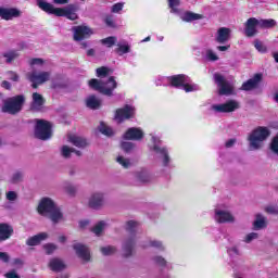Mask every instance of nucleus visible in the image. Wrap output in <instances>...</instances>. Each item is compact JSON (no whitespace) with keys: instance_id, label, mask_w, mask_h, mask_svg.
I'll use <instances>...</instances> for the list:
<instances>
[{"instance_id":"1","label":"nucleus","mask_w":278,"mask_h":278,"mask_svg":"<svg viewBox=\"0 0 278 278\" xmlns=\"http://www.w3.org/2000/svg\"><path fill=\"white\" fill-rule=\"evenodd\" d=\"M36 3L38 9L42 10V12H46V14L65 16V18H68V21H77V18H79V15H77V12H79V5L77 4H68L64 8H55L53 4L47 2V0H36Z\"/></svg>"},{"instance_id":"10","label":"nucleus","mask_w":278,"mask_h":278,"mask_svg":"<svg viewBox=\"0 0 278 278\" xmlns=\"http://www.w3.org/2000/svg\"><path fill=\"white\" fill-rule=\"evenodd\" d=\"M87 205L90 210H102L105 206V192L93 191L88 198Z\"/></svg>"},{"instance_id":"19","label":"nucleus","mask_w":278,"mask_h":278,"mask_svg":"<svg viewBox=\"0 0 278 278\" xmlns=\"http://www.w3.org/2000/svg\"><path fill=\"white\" fill-rule=\"evenodd\" d=\"M231 40V29L227 27H220L215 34V42L217 45H225Z\"/></svg>"},{"instance_id":"39","label":"nucleus","mask_w":278,"mask_h":278,"mask_svg":"<svg viewBox=\"0 0 278 278\" xmlns=\"http://www.w3.org/2000/svg\"><path fill=\"white\" fill-rule=\"evenodd\" d=\"M277 26V21L269 18V20H258V27L260 29H273V27Z\"/></svg>"},{"instance_id":"26","label":"nucleus","mask_w":278,"mask_h":278,"mask_svg":"<svg viewBox=\"0 0 278 278\" xmlns=\"http://www.w3.org/2000/svg\"><path fill=\"white\" fill-rule=\"evenodd\" d=\"M42 105H45V98L42 97V94L34 92L33 102L30 105L31 110H34L35 112H40V110H42Z\"/></svg>"},{"instance_id":"52","label":"nucleus","mask_w":278,"mask_h":278,"mask_svg":"<svg viewBox=\"0 0 278 278\" xmlns=\"http://www.w3.org/2000/svg\"><path fill=\"white\" fill-rule=\"evenodd\" d=\"M205 60H207V62H218V55L215 54L214 50L207 49L205 51Z\"/></svg>"},{"instance_id":"35","label":"nucleus","mask_w":278,"mask_h":278,"mask_svg":"<svg viewBox=\"0 0 278 278\" xmlns=\"http://www.w3.org/2000/svg\"><path fill=\"white\" fill-rule=\"evenodd\" d=\"M267 223H266V217L262 214H256L255 215V220L253 223L254 229L257 231L260 229H265Z\"/></svg>"},{"instance_id":"5","label":"nucleus","mask_w":278,"mask_h":278,"mask_svg":"<svg viewBox=\"0 0 278 278\" xmlns=\"http://www.w3.org/2000/svg\"><path fill=\"white\" fill-rule=\"evenodd\" d=\"M25 105V96L18 94L7 100H3V105L1 108L4 114L16 115Z\"/></svg>"},{"instance_id":"8","label":"nucleus","mask_w":278,"mask_h":278,"mask_svg":"<svg viewBox=\"0 0 278 278\" xmlns=\"http://www.w3.org/2000/svg\"><path fill=\"white\" fill-rule=\"evenodd\" d=\"M237 110H240V102L237 100H228L224 103L211 105V112H214V114H231Z\"/></svg>"},{"instance_id":"34","label":"nucleus","mask_w":278,"mask_h":278,"mask_svg":"<svg viewBox=\"0 0 278 278\" xmlns=\"http://www.w3.org/2000/svg\"><path fill=\"white\" fill-rule=\"evenodd\" d=\"M150 137L152 144L149 146V149L152 153L164 148V146H162V139H160V137L155 136L154 134H150Z\"/></svg>"},{"instance_id":"38","label":"nucleus","mask_w":278,"mask_h":278,"mask_svg":"<svg viewBox=\"0 0 278 278\" xmlns=\"http://www.w3.org/2000/svg\"><path fill=\"white\" fill-rule=\"evenodd\" d=\"M148 247H150L151 249H155L156 251H160L161 253H164V251H166V245H164V242L160 241L157 239L148 241Z\"/></svg>"},{"instance_id":"23","label":"nucleus","mask_w":278,"mask_h":278,"mask_svg":"<svg viewBox=\"0 0 278 278\" xmlns=\"http://www.w3.org/2000/svg\"><path fill=\"white\" fill-rule=\"evenodd\" d=\"M73 249H74L76 255H78V257L80 260H83V262H88L90 260V250L85 244L75 243L73 245Z\"/></svg>"},{"instance_id":"44","label":"nucleus","mask_w":278,"mask_h":278,"mask_svg":"<svg viewBox=\"0 0 278 278\" xmlns=\"http://www.w3.org/2000/svg\"><path fill=\"white\" fill-rule=\"evenodd\" d=\"M115 161L117 162V164H119V166L124 167V168H131L132 164H131V160L127 159L123 155H118Z\"/></svg>"},{"instance_id":"30","label":"nucleus","mask_w":278,"mask_h":278,"mask_svg":"<svg viewBox=\"0 0 278 278\" xmlns=\"http://www.w3.org/2000/svg\"><path fill=\"white\" fill-rule=\"evenodd\" d=\"M202 18V14L194 13L192 11H186L185 13L180 14V20L184 21V23H192V21H201Z\"/></svg>"},{"instance_id":"54","label":"nucleus","mask_w":278,"mask_h":278,"mask_svg":"<svg viewBox=\"0 0 278 278\" xmlns=\"http://www.w3.org/2000/svg\"><path fill=\"white\" fill-rule=\"evenodd\" d=\"M254 47L258 53H266V51H268L266 45H264V42L260 41L258 39L254 40Z\"/></svg>"},{"instance_id":"46","label":"nucleus","mask_w":278,"mask_h":278,"mask_svg":"<svg viewBox=\"0 0 278 278\" xmlns=\"http://www.w3.org/2000/svg\"><path fill=\"white\" fill-rule=\"evenodd\" d=\"M113 71L109 67L102 66L96 70L97 77L103 79V77H108V75H112Z\"/></svg>"},{"instance_id":"7","label":"nucleus","mask_w":278,"mask_h":278,"mask_svg":"<svg viewBox=\"0 0 278 278\" xmlns=\"http://www.w3.org/2000/svg\"><path fill=\"white\" fill-rule=\"evenodd\" d=\"M138 243L137 235H129L122 241V256L125 260L134 257L136 255V244Z\"/></svg>"},{"instance_id":"62","label":"nucleus","mask_w":278,"mask_h":278,"mask_svg":"<svg viewBox=\"0 0 278 278\" xmlns=\"http://www.w3.org/2000/svg\"><path fill=\"white\" fill-rule=\"evenodd\" d=\"M270 150L273 151V153H275L276 155H278V136H276L270 144Z\"/></svg>"},{"instance_id":"12","label":"nucleus","mask_w":278,"mask_h":278,"mask_svg":"<svg viewBox=\"0 0 278 278\" xmlns=\"http://www.w3.org/2000/svg\"><path fill=\"white\" fill-rule=\"evenodd\" d=\"M214 220L218 225H225L227 223H236V217L228 210L220 208V206H216L214 208Z\"/></svg>"},{"instance_id":"27","label":"nucleus","mask_w":278,"mask_h":278,"mask_svg":"<svg viewBox=\"0 0 278 278\" xmlns=\"http://www.w3.org/2000/svg\"><path fill=\"white\" fill-rule=\"evenodd\" d=\"M151 262L154 266H157V268H168L170 266V263L162 254L153 255Z\"/></svg>"},{"instance_id":"25","label":"nucleus","mask_w":278,"mask_h":278,"mask_svg":"<svg viewBox=\"0 0 278 278\" xmlns=\"http://www.w3.org/2000/svg\"><path fill=\"white\" fill-rule=\"evenodd\" d=\"M49 238V233L47 232H40L38 235H35L26 240L27 247H38L40 242H43V240H47Z\"/></svg>"},{"instance_id":"32","label":"nucleus","mask_w":278,"mask_h":278,"mask_svg":"<svg viewBox=\"0 0 278 278\" xmlns=\"http://www.w3.org/2000/svg\"><path fill=\"white\" fill-rule=\"evenodd\" d=\"M135 179L139 181V184H149L153 180V177H151V174L149 172L141 169L138 172H135Z\"/></svg>"},{"instance_id":"57","label":"nucleus","mask_w":278,"mask_h":278,"mask_svg":"<svg viewBox=\"0 0 278 278\" xmlns=\"http://www.w3.org/2000/svg\"><path fill=\"white\" fill-rule=\"evenodd\" d=\"M257 238H260V233L250 232L245 236L243 242H245V244H251V242H253V240H257Z\"/></svg>"},{"instance_id":"20","label":"nucleus","mask_w":278,"mask_h":278,"mask_svg":"<svg viewBox=\"0 0 278 278\" xmlns=\"http://www.w3.org/2000/svg\"><path fill=\"white\" fill-rule=\"evenodd\" d=\"M144 138V131L138 127H131L126 130V134L123 135L124 140H135L140 141Z\"/></svg>"},{"instance_id":"58","label":"nucleus","mask_w":278,"mask_h":278,"mask_svg":"<svg viewBox=\"0 0 278 278\" xmlns=\"http://www.w3.org/2000/svg\"><path fill=\"white\" fill-rule=\"evenodd\" d=\"M5 199L7 201L14 203V201L18 200V193H16V191H9L5 193Z\"/></svg>"},{"instance_id":"29","label":"nucleus","mask_w":278,"mask_h":278,"mask_svg":"<svg viewBox=\"0 0 278 278\" xmlns=\"http://www.w3.org/2000/svg\"><path fill=\"white\" fill-rule=\"evenodd\" d=\"M68 142L77 147L78 149H86L88 147V140L84 137L72 135L68 137Z\"/></svg>"},{"instance_id":"55","label":"nucleus","mask_w":278,"mask_h":278,"mask_svg":"<svg viewBox=\"0 0 278 278\" xmlns=\"http://www.w3.org/2000/svg\"><path fill=\"white\" fill-rule=\"evenodd\" d=\"M123 8H125V2H117L111 7V12L112 14H121Z\"/></svg>"},{"instance_id":"9","label":"nucleus","mask_w":278,"mask_h":278,"mask_svg":"<svg viewBox=\"0 0 278 278\" xmlns=\"http://www.w3.org/2000/svg\"><path fill=\"white\" fill-rule=\"evenodd\" d=\"M136 116V108L129 104L124 105L121 109H117L114 113V121L121 125V123H125V121H129V118H134Z\"/></svg>"},{"instance_id":"53","label":"nucleus","mask_w":278,"mask_h":278,"mask_svg":"<svg viewBox=\"0 0 278 278\" xmlns=\"http://www.w3.org/2000/svg\"><path fill=\"white\" fill-rule=\"evenodd\" d=\"M103 229H105V222L101 220L92 228V231L96 236H101L103 233Z\"/></svg>"},{"instance_id":"6","label":"nucleus","mask_w":278,"mask_h":278,"mask_svg":"<svg viewBox=\"0 0 278 278\" xmlns=\"http://www.w3.org/2000/svg\"><path fill=\"white\" fill-rule=\"evenodd\" d=\"M35 138H38V140H51L53 132L50 122L47 119H35Z\"/></svg>"},{"instance_id":"31","label":"nucleus","mask_w":278,"mask_h":278,"mask_svg":"<svg viewBox=\"0 0 278 278\" xmlns=\"http://www.w3.org/2000/svg\"><path fill=\"white\" fill-rule=\"evenodd\" d=\"M49 268L53 270V273H62L64 268H66V264L61 258H51L49 262Z\"/></svg>"},{"instance_id":"13","label":"nucleus","mask_w":278,"mask_h":278,"mask_svg":"<svg viewBox=\"0 0 278 278\" xmlns=\"http://www.w3.org/2000/svg\"><path fill=\"white\" fill-rule=\"evenodd\" d=\"M153 153L162 168H170V164H173V157H170V151L168 150V147L163 146V148H160Z\"/></svg>"},{"instance_id":"36","label":"nucleus","mask_w":278,"mask_h":278,"mask_svg":"<svg viewBox=\"0 0 278 278\" xmlns=\"http://www.w3.org/2000/svg\"><path fill=\"white\" fill-rule=\"evenodd\" d=\"M66 77L62 74H58L52 78V88H65Z\"/></svg>"},{"instance_id":"48","label":"nucleus","mask_w":278,"mask_h":278,"mask_svg":"<svg viewBox=\"0 0 278 278\" xmlns=\"http://www.w3.org/2000/svg\"><path fill=\"white\" fill-rule=\"evenodd\" d=\"M182 89L185 90V92H197L201 90V87H199V85L197 84H188L187 81L182 85Z\"/></svg>"},{"instance_id":"11","label":"nucleus","mask_w":278,"mask_h":278,"mask_svg":"<svg viewBox=\"0 0 278 278\" xmlns=\"http://www.w3.org/2000/svg\"><path fill=\"white\" fill-rule=\"evenodd\" d=\"M215 84L219 87L218 94L229 97V94H233V86L231 83L225 79V76L216 73L213 76Z\"/></svg>"},{"instance_id":"4","label":"nucleus","mask_w":278,"mask_h":278,"mask_svg":"<svg viewBox=\"0 0 278 278\" xmlns=\"http://www.w3.org/2000/svg\"><path fill=\"white\" fill-rule=\"evenodd\" d=\"M270 136V130L266 127H257L248 137L250 151H260L264 147V140Z\"/></svg>"},{"instance_id":"28","label":"nucleus","mask_w":278,"mask_h":278,"mask_svg":"<svg viewBox=\"0 0 278 278\" xmlns=\"http://www.w3.org/2000/svg\"><path fill=\"white\" fill-rule=\"evenodd\" d=\"M115 53L117 55H125L127 53H131V45L127 40H122L116 43Z\"/></svg>"},{"instance_id":"59","label":"nucleus","mask_w":278,"mask_h":278,"mask_svg":"<svg viewBox=\"0 0 278 278\" xmlns=\"http://www.w3.org/2000/svg\"><path fill=\"white\" fill-rule=\"evenodd\" d=\"M266 214H273L274 216H278V205H267L265 206Z\"/></svg>"},{"instance_id":"41","label":"nucleus","mask_w":278,"mask_h":278,"mask_svg":"<svg viewBox=\"0 0 278 278\" xmlns=\"http://www.w3.org/2000/svg\"><path fill=\"white\" fill-rule=\"evenodd\" d=\"M73 151H75V148H71L68 146H62L60 149V155L64 160H71L73 155Z\"/></svg>"},{"instance_id":"47","label":"nucleus","mask_w":278,"mask_h":278,"mask_svg":"<svg viewBox=\"0 0 278 278\" xmlns=\"http://www.w3.org/2000/svg\"><path fill=\"white\" fill-rule=\"evenodd\" d=\"M121 149L124 151V153H131V151L136 149V143L131 141H122Z\"/></svg>"},{"instance_id":"22","label":"nucleus","mask_w":278,"mask_h":278,"mask_svg":"<svg viewBox=\"0 0 278 278\" xmlns=\"http://www.w3.org/2000/svg\"><path fill=\"white\" fill-rule=\"evenodd\" d=\"M263 77L262 74H255L252 78L242 84L241 90H245L247 92H249V90H255L262 83Z\"/></svg>"},{"instance_id":"45","label":"nucleus","mask_w":278,"mask_h":278,"mask_svg":"<svg viewBox=\"0 0 278 278\" xmlns=\"http://www.w3.org/2000/svg\"><path fill=\"white\" fill-rule=\"evenodd\" d=\"M116 251H117V249L114 245H105V247L100 248V252L104 256L114 255V254H116Z\"/></svg>"},{"instance_id":"40","label":"nucleus","mask_w":278,"mask_h":278,"mask_svg":"<svg viewBox=\"0 0 278 278\" xmlns=\"http://www.w3.org/2000/svg\"><path fill=\"white\" fill-rule=\"evenodd\" d=\"M124 229L130 233V236H136V233L138 232V222L136 220H128L126 222Z\"/></svg>"},{"instance_id":"49","label":"nucleus","mask_w":278,"mask_h":278,"mask_svg":"<svg viewBox=\"0 0 278 278\" xmlns=\"http://www.w3.org/2000/svg\"><path fill=\"white\" fill-rule=\"evenodd\" d=\"M99 131H101L103 136H108L109 138L114 136V130L111 127L105 126V124L103 123L100 124Z\"/></svg>"},{"instance_id":"37","label":"nucleus","mask_w":278,"mask_h":278,"mask_svg":"<svg viewBox=\"0 0 278 278\" xmlns=\"http://www.w3.org/2000/svg\"><path fill=\"white\" fill-rule=\"evenodd\" d=\"M20 53L16 50H9L4 53H2V58L5 59V63L7 64H12V62H14V60H17V58H20Z\"/></svg>"},{"instance_id":"43","label":"nucleus","mask_w":278,"mask_h":278,"mask_svg":"<svg viewBox=\"0 0 278 278\" xmlns=\"http://www.w3.org/2000/svg\"><path fill=\"white\" fill-rule=\"evenodd\" d=\"M63 190L68 197H75L77 194V187L71 182H64Z\"/></svg>"},{"instance_id":"24","label":"nucleus","mask_w":278,"mask_h":278,"mask_svg":"<svg viewBox=\"0 0 278 278\" xmlns=\"http://www.w3.org/2000/svg\"><path fill=\"white\" fill-rule=\"evenodd\" d=\"M14 236V228L8 223H0V243L10 240Z\"/></svg>"},{"instance_id":"51","label":"nucleus","mask_w":278,"mask_h":278,"mask_svg":"<svg viewBox=\"0 0 278 278\" xmlns=\"http://www.w3.org/2000/svg\"><path fill=\"white\" fill-rule=\"evenodd\" d=\"M116 40L117 39L114 36L106 37L104 39H101V45H104L109 49H112V47H114V45H116Z\"/></svg>"},{"instance_id":"50","label":"nucleus","mask_w":278,"mask_h":278,"mask_svg":"<svg viewBox=\"0 0 278 278\" xmlns=\"http://www.w3.org/2000/svg\"><path fill=\"white\" fill-rule=\"evenodd\" d=\"M25 177V174L21 170H17L13 173L11 177V184H21L23 181V178Z\"/></svg>"},{"instance_id":"14","label":"nucleus","mask_w":278,"mask_h":278,"mask_svg":"<svg viewBox=\"0 0 278 278\" xmlns=\"http://www.w3.org/2000/svg\"><path fill=\"white\" fill-rule=\"evenodd\" d=\"M153 153L162 168H170V164H173V157H170V151L168 150V147L163 146V148H160Z\"/></svg>"},{"instance_id":"60","label":"nucleus","mask_w":278,"mask_h":278,"mask_svg":"<svg viewBox=\"0 0 278 278\" xmlns=\"http://www.w3.org/2000/svg\"><path fill=\"white\" fill-rule=\"evenodd\" d=\"M227 253L230 257H238L240 256V249L238 247L228 248Z\"/></svg>"},{"instance_id":"56","label":"nucleus","mask_w":278,"mask_h":278,"mask_svg":"<svg viewBox=\"0 0 278 278\" xmlns=\"http://www.w3.org/2000/svg\"><path fill=\"white\" fill-rule=\"evenodd\" d=\"M43 251H46L47 255H52L54 251H58V245L53 243H47L43 245Z\"/></svg>"},{"instance_id":"42","label":"nucleus","mask_w":278,"mask_h":278,"mask_svg":"<svg viewBox=\"0 0 278 278\" xmlns=\"http://www.w3.org/2000/svg\"><path fill=\"white\" fill-rule=\"evenodd\" d=\"M168 8L170 9L172 14H181L179 7L181 5V0H167Z\"/></svg>"},{"instance_id":"17","label":"nucleus","mask_w":278,"mask_h":278,"mask_svg":"<svg viewBox=\"0 0 278 278\" xmlns=\"http://www.w3.org/2000/svg\"><path fill=\"white\" fill-rule=\"evenodd\" d=\"M21 10L16 8H0V18L2 21H13V18H21Z\"/></svg>"},{"instance_id":"63","label":"nucleus","mask_w":278,"mask_h":278,"mask_svg":"<svg viewBox=\"0 0 278 278\" xmlns=\"http://www.w3.org/2000/svg\"><path fill=\"white\" fill-rule=\"evenodd\" d=\"M30 66H42L45 64V60L35 58L29 61Z\"/></svg>"},{"instance_id":"64","label":"nucleus","mask_w":278,"mask_h":278,"mask_svg":"<svg viewBox=\"0 0 278 278\" xmlns=\"http://www.w3.org/2000/svg\"><path fill=\"white\" fill-rule=\"evenodd\" d=\"M5 278H21L15 270L9 271L4 275Z\"/></svg>"},{"instance_id":"16","label":"nucleus","mask_w":278,"mask_h":278,"mask_svg":"<svg viewBox=\"0 0 278 278\" xmlns=\"http://www.w3.org/2000/svg\"><path fill=\"white\" fill-rule=\"evenodd\" d=\"M28 81H36L37 84H46L51 79V72L33 71L26 75Z\"/></svg>"},{"instance_id":"33","label":"nucleus","mask_w":278,"mask_h":278,"mask_svg":"<svg viewBox=\"0 0 278 278\" xmlns=\"http://www.w3.org/2000/svg\"><path fill=\"white\" fill-rule=\"evenodd\" d=\"M86 105L89 110H99L101 108V99L97 98V96H89L86 99Z\"/></svg>"},{"instance_id":"21","label":"nucleus","mask_w":278,"mask_h":278,"mask_svg":"<svg viewBox=\"0 0 278 278\" xmlns=\"http://www.w3.org/2000/svg\"><path fill=\"white\" fill-rule=\"evenodd\" d=\"M165 80L173 88H184V85L188 81V76H186L185 74H178L174 76H168L165 78Z\"/></svg>"},{"instance_id":"2","label":"nucleus","mask_w":278,"mask_h":278,"mask_svg":"<svg viewBox=\"0 0 278 278\" xmlns=\"http://www.w3.org/2000/svg\"><path fill=\"white\" fill-rule=\"evenodd\" d=\"M40 216L49 218L53 225H58L64 220V213L51 198H42L37 206Z\"/></svg>"},{"instance_id":"3","label":"nucleus","mask_w":278,"mask_h":278,"mask_svg":"<svg viewBox=\"0 0 278 278\" xmlns=\"http://www.w3.org/2000/svg\"><path fill=\"white\" fill-rule=\"evenodd\" d=\"M89 88L97 90V92L104 94V97H114V90L118 88V83H116V77L114 76L109 77L108 80L92 78L89 80Z\"/></svg>"},{"instance_id":"61","label":"nucleus","mask_w":278,"mask_h":278,"mask_svg":"<svg viewBox=\"0 0 278 278\" xmlns=\"http://www.w3.org/2000/svg\"><path fill=\"white\" fill-rule=\"evenodd\" d=\"M104 23L106 25V27H116V23H114V16L112 15H106L104 18Z\"/></svg>"},{"instance_id":"15","label":"nucleus","mask_w":278,"mask_h":278,"mask_svg":"<svg viewBox=\"0 0 278 278\" xmlns=\"http://www.w3.org/2000/svg\"><path fill=\"white\" fill-rule=\"evenodd\" d=\"M72 31L76 42H81L83 40H86V38H90L93 34L92 28L84 25L72 27Z\"/></svg>"},{"instance_id":"18","label":"nucleus","mask_w":278,"mask_h":278,"mask_svg":"<svg viewBox=\"0 0 278 278\" xmlns=\"http://www.w3.org/2000/svg\"><path fill=\"white\" fill-rule=\"evenodd\" d=\"M257 27H260V20L250 17L244 24V33L248 38H253L257 34Z\"/></svg>"}]
</instances>
